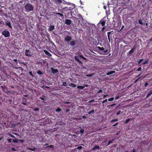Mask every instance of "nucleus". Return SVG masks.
I'll list each match as a JSON object with an SVG mask.
<instances>
[{
    "label": "nucleus",
    "mask_w": 152,
    "mask_h": 152,
    "mask_svg": "<svg viewBox=\"0 0 152 152\" xmlns=\"http://www.w3.org/2000/svg\"><path fill=\"white\" fill-rule=\"evenodd\" d=\"M66 4L69 5V6L65 7L61 9V12L63 13H65L66 12L69 10H71L75 7L74 5V4H72L71 3L67 2L66 3Z\"/></svg>",
    "instance_id": "f257e3e1"
},
{
    "label": "nucleus",
    "mask_w": 152,
    "mask_h": 152,
    "mask_svg": "<svg viewBox=\"0 0 152 152\" xmlns=\"http://www.w3.org/2000/svg\"><path fill=\"white\" fill-rule=\"evenodd\" d=\"M26 11L29 12L33 11L34 9V7L30 3H28L26 4L24 6Z\"/></svg>",
    "instance_id": "f03ea898"
},
{
    "label": "nucleus",
    "mask_w": 152,
    "mask_h": 152,
    "mask_svg": "<svg viewBox=\"0 0 152 152\" xmlns=\"http://www.w3.org/2000/svg\"><path fill=\"white\" fill-rule=\"evenodd\" d=\"M2 34L5 37H7L10 36V33L8 31H4L2 32Z\"/></svg>",
    "instance_id": "7ed1b4c3"
},
{
    "label": "nucleus",
    "mask_w": 152,
    "mask_h": 152,
    "mask_svg": "<svg viewBox=\"0 0 152 152\" xmlns=\"http://www.w3.org/2000/svg\"><path fill=\"white\" fill-rule=\"evenodd\" d=\"M1 87L2 88V89L3 92L5 93H10V91H8L7 88L6 86L4 85V86H1Z\"/></svg>",
    "instance_id": "20e7f679"
},
{
    "label": "nucleus",
    "mask_w": 152,
    "mask_h": 152,
    "mask_svg": "<svg viewBox=\"0 0 152 152\" xmlns=\"http://www.w3.org/2000/svg\"><path fill=\"white\" fill-rule=\"evenodd\" d=\"M5 21V23L6 26H8V27L12 29V26L11 25V24L10 21L8 20L7 19H4Z\"/></svg>",
    "instance_id": "39448f33"
},
{
    "label": "nucleus",
    "mask_w": 152,
    "mask_h": 152,
    "mask_svg": "<svg viewBox=\"0 0 152 152\" xmlns=\"http://www.w3.org/2000/svg\"><path fill=\"white\" fill-rule=\"evenodd\" d=\"M78 41L77 39L73 40L70 42L69 45L72 47H73L77 44V42H78Z\"/></svg>",
    "instance_id": "423d86ee"
},
{
    "label": "nucleus",
    "mask_w": 152,
    "mask_h": 152,
    "mask_svg": "<svg viewBox=\"0 0 152 152\" xmlns=\"http://www.w3.org/2000/svg\"><path fill=\"white\" fill-rule=\"evenodd\" d=\"M25 55L28 57L31 56H32L31 53L30 51L29 50H25Z\"/></svg>",
    "instance_id": "0eeeda50"
},
{
    "label": "nucleus",
    "mask_w": 152,
    "mask_h": 152,
    "mask_svg": "<svg viewBox=\"0 0 152 152\" xmlns=\"http://www.w3.org/2000/svg\"><path fill=\"white\" fill-rule=\"evenodd\" d=\"M72 39V37L69 36H67L64 38V41L66 42L70 41Z\"/></svg>",
    "instance_id": "6e6552de"
},
{
    "label": "nucleus",
    "mask_w": 152,
    "mask_h": 152,
    "mask_svg": "<svg viewBox=\"0 0 152 152\" xmlns=\"http://www.w3.org/2000/svg\"><path fill=\"white\" fill-rule=\"evenodd\" d=\"M50 69L53 74H55L58 72V70L57 69H55L53 67H51Z\"/></svg>",
    "instance_id": "1a4fd4ad"
},
{
    "label": "nucleus",
    "mask_w": 152,
    "mask_h": 152,
    "mask_svg": "<svg viewBox=\"0 0 152 152\" xmlns=\"http://www.w3.org/2000/svg\"><path fill=\"white\" fill-rule=\"evenodd\" d=\"M72 23V21L71 20L68 19H66L65 20V23L67 25H70Z\"/></svg>",
    "instance_id": "9d476101"
},
{
    "label": "nucleus",
    "mask_w": 152,
    "mask_h": 152,
    "mask_svg": "<svg viewBox=\"0 0 152 152\" xmlns=\"http://www.w3.org/2000/svg\"><path fill=\"white\" fill-rule=\"evenodd\" d=\"M75 60L79 64H83V62L79 60L78 57L76 56H75Z\"/></svg>",
    "instance_id": "9b49d317"
},
{
    "label": "nucleus",
    "mask_w": 152,
    "mask_h": 152,
    "mask_svg": "<svg viewBox=\"0 0 152 152\" xmlns=\"http://www.w3.org/2000/svg\"><path fill=\"white\" fill-rule=\"evenodd\" d=\"M22 104L25 105H27V99L25 98H23V100L22 102Z\"/></svg>",
    "instance_id": "f8f14e48"
},
{
    "label": "nucleus",
    "mask_w": 152,
    "mask_h": 152,
    "mask_svg": "<svg viewBox=\"0 0 152 152\" xmlns=\"http://www.w3.org/2000/svg\"><path fill=\"white\" fill-rule=\"evenodd\" d=\"M53 13L54 14H55L56 15H60V16L61 17V18L62 19H63L64 18V15L62 14H61L59 12H53Z\"/></svg>",
    "instance_id": "ddd939ff"
},
{
    "label": "nucleus",
    "mask_w": 152,
    "mask_h": 152,
    "mask_svg": "<svg viewBox=\"0 0 152 152\" xmlns=\"http://www.w3.org/2000/svg\"><path fill=\"white\" fill-rule=\"evenodd\" d=\"M152 94V89L150 90L148 93L146 97L147 98L149 97Z\"/></svg>",
    "instance_id": "4468645a"
},
{
    "label": "nucleus",
    "mask_w": 152,
    "mask_h": 152,
    "mask_svg": "<svg viewBox=\"0 0 152 152\" xmlns=\"http://www.w3.org/2000/svg\"><path fill=\"white\" fill-rule=\"evenodd\" d=\"M100 149L99 147L97 145H95L94 148L92 149V150H95L96 149L99 150Z\"/></svg>",
    "instance_id": "2eb2a0df"
},
{
    "label": "nucleus",
    "mask_w": 152,
    "mask_h": 152,
    "mask_svg": "<svg viewBox=\"0 0 152 152\" xmlns=\"http://www.w3.org/2000/svg\"><path fill=\"white\" fill-rule=\"evenodd\" d=\"M55 26H54L50 25V27L48 28V30L50 31H51L54 29Z\"/></svg>",
    "instance_id": "dca6fc26"
},
{
    "label": "nucleus",
    "mask_w": 152,
    "mask_h": 152,
    "mask_svg": "<svg viewBox=\"0 0 152 152\" xmlns=\"http://www.w3.org/2000/svg\"><path fill=\"white\" fill-rule=\"evenodd\" d=\"M44 52L48 56H51V54L47 50H44Z\"/></svg>",
    "instance_id": "f3484780"
},
{
    "label": "nucleus",
    "mask_w": 152,
    "mask_h": 152,
    "mask_svg": "<svg viewBox=\"0 0 152 152\" xmlns=\"http://www.w3.org/2000/svg\"><path fill=\"white\" fill-rule=\"evenodd\" d=\"M115 72V71H111L109 72H107L106 74V75H110L113 74Z\"/></svg>",
    "instance_id": "a211bd4d"
},
{
    "label": "nucleus",
    "mask_w": 152,
    "mask_h": 152,
    "mask_svg": "<svg viewBox=\"0 0 152 152\" xmlns=\"http://www.w3.org/2000/svg\"><path fill=\"white\" fill-rule=\"evenodd\" d=\"M100 23H101L102 26H104L105 25L106 21L105 20H101L100 21Z\"/></svg>",
    "instance_id": "6ab92c4d"
},
{
    "label": "nucleus",
    "mask_w": 152,
    "mask_h": 152,
    "mask_svg": "<svg viewBox=\"0 0 152 152\" xmlns=\"http://www.w3.org/2000/svg\"><path fill=\"white\" fill-rule=\"evenodd\" d=\"M54 146L53 145H48L46 147H45L46 149H47L48 148H54Z\"/></svg>",
    "instance_id": "aec40b11"
},
{
    "label": "nucleus",
    "mask_w": 152,
    "mask_h": 152,
    "mask_svg": "<svg viewBox=\"0 0 152 152\" xmlns=\"http://www.w3.org/2000/svg\"><path fill=\"white\" fill-rule=\"evenodd\" d=\"M113 31H111L108 32L107 33V36L108 38V39L109 42H110V35L111 33L112 32H113Z\"/></svg>",
    "instance_id": "412c9836"
},
{
    "label": "nucleus",
    "mask_w": 152,
    "mask_h": 152,
    "mask_svg": "<svg viewBox=\"0 0 152 152\" xmlns=\"http://www.w3.org/2000/svg\"><path fill=\"white\" fill-rule=\"evenodd\" d=\"M94 112H95L94 110L92 109L90 111H89L88 113V114L91 115V113L94 114Z\"/></svg>",
    "instance_id": "4be33fe9"
},
{
    "label": "nucleus",
    "mask_w": 152,
    "mask_h": 152,
    "mask_svg": "<svg viewBox=\"0 0 152 152\" xmlns=\"http://www.w3.org/2000/svg\"><path fill=\"white\" fill-rule=\"evenodd\" d=\"M77 16L79 18V19L80 20H83V17H82L81 15L80 14H78L77 15Z\"/></svg>",
    "instance_id": "5701e85b"
},
{
    "label": "nucleus",
    "mask_w": 152,
    "mask_h": 152,
    "mask_svg": "<svg viewBox=\"0 0 152 152\" xmlns=\"http://www.w3.org/2000/svg\"><path fill=\"white\" fill-rule=\"evenodd\" d=\"M69 86L73 87H75L76 86V85L72 83L69 84Z\"/></svg>",
    "instance_id": "b1692460"
},
{
    "label": "nucleus",
    "mask_w": 152,
    "mask_h": 152,
    "mask_svg": "<svg viewBox=\"0 0 152 152\" xmlns=\"http://www.w3.org/2000/svg\"><path fill=\"white\" fill-rule=\"evenodd\" d=\"M85 88V86H77V88L78 89H83Z\"/></svg>",
    "instance_id": "393cba45"
},
{
    "label": "nucleus",
    "mask_w": 152,
    "mask_h": 152,
    "mask_svg": "<svg viewBox=\"0 0 152 152\" xmlns=\"http://www.w3.org/2000/svg\"><path fill=\"white\" fill-rule=\"evenodd\" d=\"M98 49L100 50L103 51L104 50V48L103 47H101L98 46L97 47Z\"/></svg>",
    "instance_id": "a878e982"
},
{
    "label": "nucleus",
    "mask_w": 152,
    "mask_h": 152,
    "mask_svg": "<svg viewBox=\"0 0 152 152\" xmlns=\"http://www.w3.org/2000/svg\"><path fill=\"white\" fill-rule=\"evenodd\" d=\"M114 140L113 139H112L111 140H110L108 142V143L107 145V146L108 145H109L110 143H111L113 142V141H114Z\"/></svg>",
    "instance_id": "bb28decb"
},
{
    "label": "nucleus",
    "mask_w": 152,
    "mask_h": 152,
    "mask_svg": "<svg viewBox=\"0 0 152 152\" xmlns=\"http://www.w3.org/2000/svg\"><path fill=\"white\" fill-rule=\"evenodd\" d=\"M79 57L82 58L83 60H86V58L84 57L82 55H79Z\"/></svg>",
    "instance_id": "cd10ccee"
},
{
    "label": "nucleus",
    "mask_w": 152,
    "mask_h": 152,
    "mask_svg": "<svg viewBox=\"0 0 152 152\" xmlns=\"http://www.w3.org/2000/svg\"><path fill=\"white\" fill-rule=\"evenodd\" d=\"M37 73L39 75H42L43 74V73L40 70H38L37 71Z\"/></svg>",
    "instance_id": "c85d7f7f"
},
{
    "label": "nucleus",
    "mask_w": 152,
    "mask_h": 152,
    "mask_svg": "<svg viewBox=\"0 0 152 152\" xmlns=\"http://www.w3.org/2000/svg\"><path fill=\"white\" fill-rule=\"evenodd\" d=\"M17 124H12L11 126V128H14Z\"/></svg>",
    "instance_id": "c756f323"
},
{
    "label": "nucleus",
    "mask_w": 152,
    "mask_h": 152,
    "mask_svg": "<svg viewBox=\"0 0 152 152\" xmlns=\"http://www.w3.org/2000/svg\"><path fill=\"white\" fill-rule=\"evenodd\" d=\"M118 121V118H115L112 119L111 121V122H113L114 121Z\"/></svg>",
    "instance_id": "7c9ffc66"
},
{
    "label": "nucleus",
    "mask_w": 152,
    "mask_h": 152,
    "mask_svg": "<svg viewBox=\"0 0 152 152\" xmlns=\"http://www.w3.org/2000/svg\"><path fill=\"white\" fill-rule=\"evenodd\" d=\"M148 60H146L144 62H143L142 63V65L145 64H147L148 63Z\"/></svg>",
    "instance_id": "2f4dec72"
},
{
    "label": "nucleus",
    "mask_w": 152,
    "mask_h": 152,
    "mask_svg": "<svg viewBox=\"0 0 152 152\" xmlns=\"http://www.w3.org/2000/svg\"><path fill=\"white\" fill-rule=\"evenodd\" d=\"M8 134H9L11 137L15 139V137L13 134H11L9 133H8Z\"/></svg>",
    "instance_id": "473e14b6"
},
{
    "label": "nucleus",
    "mask_w": 152,
    "mask_h": 152,
    "mask_svg": "<svg viewBox=\"0 0 152 152\" xmlns=\"http://www.w3.org/2000/svg\"><path fill=\"white\" fill-rule=\"evenodd\" d=\"M134 48H132V49H131L130 51H129V53L130 54H131V53H133L134 51Z\"/></svg>",
    "instance_id": "72a5a7b5"
},
{
    "label": "nucleus",
    "mask_w": 152,
    "mask_h": 152,
    "mask_svg": "<svg viewBox=\"0 0 152 152\" xmlns=\"http://www.w3.org/2000/svg\"><path fill=\"white\" fill-rule=\"evenodd\" d=\"M61 110V109L59 107L56 110V112H60Z\"/></svg>",
    "instance_id": "f704fd0d"
},
{
    "label": "nucleus",
    "mask_w": 152,
    "mask_h": 152,
    "mask_svg": "<svg viewBox=\"0 0 152 152\" xmlns=\"http://www.w3.org/2000/svg\"><path fill=\"white\" fill-rule=\"evenodd\" d=\"M144 59H140L139 61H138V64H140L143 61V60Z\"/></svg>",
    "instance_id": "c9c22d12"
},
{
    "label": "nucleus",
    "mask_w": 152,
    "mask_h": 152,
    "mask_svg": "<svg viewBox=\"0 0 152 152\" xmlns=\"http://www.w3.org/2000/svg\"><path fill=\"white\" fill-rule=\"evenodd\" d=\"M130 119H131L130 118H128L127 119H126V121H125V123L126 124L130 120Z\"/></svg>",
    "instance_id": "e433bc0d"
},
{
    "label": "nucleus",
    "mask_w": 152,
    "mask_h": 152,
    "mask_svg": "<svg viewBox=\"0 0 152 152\" xmlns=\"http://www.w3.org/2000/svg\"><path fill=\"white\" fill-rule=\"evenodd\" d=\"M114 99V97H111L108 99V100L109 101H113Z\"/></svg>",
    "instance_id": "4c0bfd02"
},
{
    "label": "nucleus",
    "mask_w": 152,
    "mask_h": 152,
    "mask_svg": "<svg viewBox=\"0 0 152 152\" xmlns=\"http://www.w3.org/2000/svg\"><path fill=\"white\" fill-rule=\"evenodd\" d=\"M138 23L139 24L141 25L143 24V22L142 21V20H138Z\"/></svg>",
    "instance_id": "58836bf2"
},
{
    "label": "nucleus",
    "mask_w": 152,
    "mask_h": 152,
    "mask_svg": "<svg viewBox=\"0 0 152 152\" xmlns=\"http://www.w3.org/2000/svg\"><path fill=\"white\" fill-rule=\"evenodd\" d=\"M15 139H13V142L14 143H17L18 142V140L17 139L15 138Z\"/></svg>",
    "instance_id": "ea45409f"
},
{
    "label": "nucleus",
    "mask_w": 152,
    "mask_h": 152,
    "mask_svg": "<svg viewBox=\"0 0 152 152\" xmlns=\"http://www.w3.org/2000/svg\"><path fill=\"white\" fill-rule=\"evenodd\" d=\"M29 149L31 151H34L35 150L37 149V148H29Z\"/></svg>",
    "instance_id": "a19ab883"
},
{
    "label": "nucleus",
    "mask_w": 152,
    "mask_h": 152,
    "mask_svg": "<svg viewBox=\"0 0 152 152\" xmlns=\"http://www.w3.org/2000/svg\"><path fill=\"white\" fill-rule=\"evenodd\" d=\"M80 132L81 133L83 134L84 132V130L83 129H80Z\"/></svg>",
    "instance_id": "79ce46f5"
},
{
    "label": "nucleus",
    "mask_w": 152,
    "mask_h": 152,
    "mask_svg": "<svg viewBox=\"0 0 152 152\" xmlns=\"http://www.w3.org/2000/svg\"><path fill=\"white\" fill-rule=\"evenodd\" d=\"M62 85L64 86H67V83L66 82H64L63 83Z\"/></svg>",
    "instance_id": "37998d69"
},
{
    "label": "nucleus",
    "mask_w": 152,
    "mask_h": 152,
    "mask_svg": "<svg viewBox=\"0 0 152 152\" xmlns=\"http://www.w3.org/2000/svg\"><path fill=\"white\" fill-rule=\"evenodd\" d=\"M142 68L141 67H140L139 68H138L137 70L136 71H140L141 70Z\"/></svg>",
    "instance_id": "c03bdc74"
},
{
    "label": "nucleus",
    "mask_w": 152,
    "mask_h": 152,
    "mask_svg": "<svg viewBox=\"0 0 152 152\" xmlns=\"http://www.w3.org/2000/svg\"><path fill=\"white\" fill-rule=\"evenodd\" d=\"M29 73L30 74V75L32 77H34V76L33 75L32 72L31 71L29 72Z\"/></svg>",
    "instance_id": "a18cd8bd"
},
{
    "label": "nucleus",
    "mask_w": 152,
    "mask_h": 152,
    "mask_svg": "<svg viewBox=\"0 0 152 152\" xmlns=\"http://www.w3.org/2000/svg\"><path fill=\"white\" fill-rule=\"evenodd\" d=\"M115 104H111V105H109L107 106V107H113V106H114L115 105Z\"/></svg>",
    "instance_id": "49530a36"
},
{
    "label": "nucleus",
    "mask_w": 152,
    "mask_h": 152,
    "mask_svg": "<svg viewBox=\"0 0 152 152\" xmlns=\"http://www.w3.org/2000/svg\"><path fill=\"white\" fill-rule=\"evenodd\" d=\"M3 14V11L2 10H0V15L1 16Z\"/></svg>",
    "instance_id": "de8ad7c7"
},
{
    "label": "nucleus",
    "mask_w": 152,
    "mask_h": 152,
    "mask_svg": "<svg viewBox=\"0 0 152 152\" xmlns=\"http://www.w3.org/2000/svg\"><path fill=\"white\" fill-rule=\"evenodd\" d=\"M39 110V108L38 107L35 108L34 109V110L35 111H38Z\"/></svg>",
    "instance_id": "09e8293b"
},
{
    "label": "nucleus",
    "mask_w": 152,
    "mask_h": 152,
    "mask_svg": "<svg viewBox=\"0 0 152 152\" xmlns=\"http://www.w3.org/2000/svg\"><path fill=\"white\" fill-rule=\"evenodd\" d=\"M148 84L147 82H146L145 84H144V87H146L148 85Z\"/></svg>",
    "instance_id": "8fccbe9b"
},
{
    "label": "nucleus",
    "mask_w": 152,
    "mask_h": 152,
    "mask_svg": "<svg viewBox=\"0 0 152 152\" xmlns=\"http://www.w3.org/2000/svg\"><path fill=\"white\" fill-rule=\"evenodd\" d=\"M7 141L9 143H10L11 142L12 139H8Z\"/></svg>",
    "instance_id": "3c124183"
},
{
    "label": "nucleus",
    "mask_w": 152,
    "mask_h": 152,
    "mask_svg": "<svg viewBox=\"0 0 152 152\" xmlns=\"http://www.w3.org/2000/svg\"><path fill=\"white\" fill-rule=\"evenodd\" d=\"M107 99H105V100H103L102 101V103H104L105 102H107Z\"/></svg>",
    "instance_id": "603ef678"
},
{
    "label": "nucleus",
    "mask_w": 152,
    "mask_h": 152,
    "mask_svg": "<svg viewBox=\"0 0 152 152\" xmlns=\"http://www.w3.org/2000/svg\"><path fill=\"white\" fill-rule=\"evenodd\" d=\"M82 148V147L81 146H79L77 147V149H81Z\"/></svg>",
    "instance_id": "864d4df0"
},
{
    "label": "nucleus",
    "mask_w": 152,
    "mask_h": 152,
    "mask_svg": "<svg viewBox=\"0 0 152 152\" xmlns=\"http://www.w3.org/2000/svg\"><path fill=\"white\" fill-rule=\"evenodd\" d=\"M108 51V49H107L106 50H104L103 51V52H104V53H107Z\"/></svg>",
    "instance_id": "5fc2aeb1"
},
{
    "label": "nucleus",
    "mask_w": 152,
    "mask_h": 152,
    "mask_svg": "<svg viewBox=\"0 0 152 152\" xmlns=\"http://www.w3.org/2000/svg\"><path fill=\"white\" fill-rule=\"evenodd\" d=\"M11 149L12 150V151H16V150L15 148H11Z\"/></svg>",
    "instance_id": "6e6d98bb"
},
{
    "label": "nucleus",
    "mask_w": 152,
    "mask_h": 152,
    "mask_svg": "<svg viewBox=\"0 0 152 152\" xmlns=\"http://www.w3.org/2000/svg\"><path fill=\"white\" fill-rule=\"evenodd\" d=\"M105 27H103L102 28V29L101 30L102 31V32H103L104 31V29L105 28Z\"/></svg>",
    "instance_id": "4d7b16f0"
},
{
    "label": "nucleus",
    "mask_w": 152,
    "mask_h": 152,
    "mask_svg": "<svg viewBox=\"0 0 152 152\" xmlns=\"http://www.w3.org/2000/svg\"><path fill=\"white\" fill-rule=\"evenodd\" d=\"M118 124V122L116 123L115 124H114L113 125V126H117Z\"/></svg>",
    "instance_id": "13d9d810"
},
{
    "label": "nucleus",
    "mask_w": 152,
    "mask_h": 152,
    "mask_svg": "<svg viewBox=\"0 0 152 152\" xmlns=\"http://www.w3.org/2000/svg\"><path fill=\"white\" fill-rule=\"evenodd\" d=\"M102 92V90L101 89L99 90L97 92V93H99Z\"/></svg>",
    "instance_id": "bf43d9fd"
},
{
    "label": "nucleus",
    "mask_w": 152,
    "mask_h": 152,
    "mask_svg": "<svg viewBox=\"0 0 152 152\" xmlns=\"http://www.w3.org/2000/svg\"><path fill=\"white\" fill-rule=\"evenodd\" d=\"M27 63H26V62H24V64H24L25 66H26V68H27Z\"/></svg>",
    "instance_id": "052dcab7"
},
{
    "label": "nucleus",
    "mask_w": 152,
    "mask_h": 152,
    "mask_svg": "<svg viewBox=\"0 0 152 152\" xmlns=\"http://www.w3.org/2000/svg\"><path fill=\"white\" fill-rule=\"evenodd\" d=\"M39 99H41V100H45V99H44V98L43 97H39Z\"/></svg>",
    "instance_id": "680f3d73"
},
{
    "label": "nucleus",
    "mask_w": 152,
    "mask_h": 152,
    "mask_svg": "<svg viewBox=\"0 0 152 152\" xmlns=\"http://www.w3.org/2000/svg\"><path fill=\"white\" fill-rule=\"evenodd\" d=\"M119 97H120L119 96H116L115 99L116 100H117V99H118L119 98Z\"/></svg>",
    "instance_id": "e2e57ef3"
},
{
    "label": "nucleus",
    "mask_w": 152,
    "mask_h": 152,
    "mask_svg": "<svg viewBox=\"0 0 152 152\" xmlns=\"http://www.w3.org/2000/svg\"><path fill=\"white\" fill-rule=\"evenodd\" d=\"M13 61L17 64L18 63V61L16 59H14L13 60Z\"/></svg>",
    "instance_id": "0e129e2a"
},
{
    "label": "nucleus",
    "mask_w": 152,
    "mask_h": 152,
    "mask_svg": "<svg viewBox=\"0 0 152 152\" xmlns=\"http://www.w3.org/2000/svg\"><path fill=\"white\" fill-rule=\"evenodd\" d=\"M3 101L5 102H7V101L8 100L7 99L4 98V99Z\"/></svg>",
    "instance_id": "69168bd1"
},
{
    "label": "nucleus",
    "mask_w": 152,
    "mask_h": 152,
    "mask_svg": "<svg viewBox=\"0 0 152 152\" xmlns=\"http://www.w3.org/2000/svg\"><path fill=\"white\" fill-rule=\"evenodd\" d=\"M121 111L119 110L118 112L116 113V115H118L120 113Z\"/></svg>",
    "instance_id": "338daca9"
},
{
    "label": "nucleus",
    "mask_w": 152,
    "mask_h": 152,
    "mask_svg": "<svg viewBox=\"0 0 152 152\" xmlns=\"http://www.w3.org/2000/svg\"><path fill=\"white\" fill-rule=\"evenodd\" d=\"M70 111V110L69 109H67L66 110V113H67L68 112H69Z\"/></svg>",
    "instance_id": "774afa93"
}]
</instances>
